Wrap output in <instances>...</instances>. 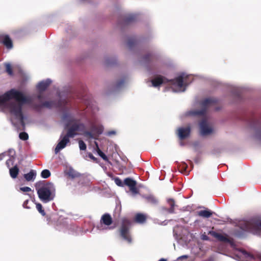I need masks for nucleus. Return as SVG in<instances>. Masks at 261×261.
Segmentation results:
<instances>
[{
  "mask_svg": "<svg viewBox=\"0 0 261 261\" xmlns=\"http://www.w3.org/2000/svg\"><path fill=\"white\" fill-rule=\"evenodd\" d=\"M11 99H14L19 103H11L9 107L10 112L16 118L22 115V104L29 103L30 99L25 97L22 92L12 89L4 95L0 96V104H4Z\"/></svg>",
  "mask_w": 261,
  "mask_h": 261,
  "instance_id": "1",
  "label": "nucleus"
},
{
  "mask_svg": "<svg viewBox=\"0 0 261 261\" xmlns=\"http://www.w3.org/2000/svg\"><path fill=\"white\" fill-rule=\"evenodd\" d=\"M35 188L39 198L43 202L47 203L54 199L56 189L52 182L40 181L36 183Z\"/></svg>",
  "mask_w": 261,
  "mask_h": 261,
  "instance_id": "2",
  "label": "nucleus"
},
{
  "mask_svg": "<svg viewBox=\"0 0 261 261\" xmlns=\"http://www.w3.org/2000/svg\"><path fill=\"white\" fill-rule=\"evenodd\" d=\"M63 120L67 122L66 128H67V133L64 136L69 139L73 138L78 134L77 131L85 129V125L82 123H77V120L69 113L66 112L62 116Z\"/></svg>",
  "mask_w": 261,
  "mask_h": 261,
  "instance_id": "3",
  "label": "nucleus"
},
{
  "mask_svg": "<svg viewBox=\"0 0 261 261\" xmlns=\"http://www.w3.org/2000/svg\"><path fill=\"white\" fill-rule=\"evenodd\" d=\"M130 221L126 218H123L121 220V224L118 229V232L120 237L128 243L132 242V238L130 232Z\"/></svg>",
  "mask_w": 261,
  "mask_h": 261,
  "instance_id": "4",
  "label": "nucleus"
},
{
  "mask_svg": "<svg viewBox=\"0 0 261 261\" xmlns=\"http://www.w3.org/2000/svg\"><path fill=\"white\" fill-rule=\"evenodd\" d=\"M218 100L216 98H208L203 100L201 102L202 109L200 110H195L192 112L193 115L203 116L205 114L207 109L211 106L214 105L217 102Z\"/></svg>",
  "mask_w": 261,
  "mask_h": 261,
  "instance_id": "5",
  "label": "nucleus"
},
{
  "mask_svg": "<svg viewBox=\"0 0 261 261\" xmlns=\"http://www.w3.org/2000/svg\"><path fill=\"white\" fill-rule=\"evenodd\" d=\"M246 229L248 231H261V220L254 219L250 222H246Z\"/></svg>",
  "mask_w": 261,
  "mask_h": 261,
  "instance_id": "6",
  "label": "nucleus"
},
{
  "mask_svg": "<svg viewBox=\"0 0 261 261\" xmlns=\"http://www.w3.org/2000/svg\"><path fill=\"white\" fill-rule=\"evenodd\" d=\"M60 105L57 103L55 101H46L41 104H34L33 108L36 111L40 112L43 107L51 109L53 107H58Z\"/></svg>",
  "mask_w": 261,
  "mask_h": 261,
  "instance_id": "7",
  "label": "nucleus"
},
{
  "mask_svg": "<svg viewBox=\"0 0 261 261\" xmlns=\"http://www.w3.org/2000/svg\"><path fill=\"white\" fill-rule=\"evenodd\" d=\"M208 234L211 235L220 242L228 243H232V240L229 238L228 236L226 234H222L213 230L209 231Z\"/></svg>",
  "mask_w": 261,
  "mask_h": 261,
  "instance_id": "8",
  "label": "nucleus"
},
{
  "mask_svg": "<svg viewBox=\"0 0 261 261\" xmlns=\"http://www.w3.org/2000/svg\"><path fill=\"white\" fill-rule=\"evenodd\" d=\"M200 134L202 136H206L212 132V129L209 127L206 119H203L199 123Z\"/></svg>",
  "mask_w": 261,
  "mask_h": 261,
  "instance_id": "9",
  "label": "nucleus"
},
{
  "mask_svg": "<svg viewBox=\"0 0 261 261\" xmlns=\"http://www.w3.org/2000/svg\"><path fill=\"white\" fill-rule=\"evenodd\" d=\"M124 185H126L129 188V190L133 194H137L139 191L138 189L136 187L137 182L134 179L130 178H126L124 180Z\"/></svg>",
  "mask_w": 261,
  "mask_h": 261,
  "instance_id": "10",
  "label": "nucleus"
},
{
  "mask_svg": "<svg viewBox=\"0 0 261 261\" xmlns=\"http://www.w3.org/2000/svg\"><path fill=\"white\" fill-rule=\"evenodd\" d=\"M60 139H61V140L58 143L55 149V153L56 154L58 153L61 149L64 148L66 147L67 144L70 142L69 139L66 138L63 135H61Z\"/></svg>",
  "mask_w": 261,
  "mask_h": 261,
  "instance_id": "11",
  "label": "nucleus"
},
{
  "mask_svg": "<svg viewBox=\"0 0 261 261\" xmlns=\"http://www.w3.org/2000/svg\"><path fill=\"white\" fill-rule=\"evenodd\" d=\"M191 133V128L190 126L186 127H179L177 129V135L180 140H184L188 138Z\"/></svg>",
  "mask_w": 261,
  "mask_h": 261,
  "instance_id": "12",
  "label": "nucleus"
},
{
  "mask_svg": "<svg viewBox=\"0 0 261 261\" xmlns=\"http://www.w3.org/2000/svg\"><path fill=\"white\" fill-rule=\"evenodd\" d=\"M169 82V80H168L166 77L161 75L156 76L151 80V83L152 84V86L154 87L160 86L163 83H167Z\"/></svg>",
  "mask_w": 261,
  "mask_h": 261,
  "instance_id": "13",
  "label": "nucleus"
},
{
  "mask_svg": "<svg viewBox=\"0 0 261 261\" xmlns=\"http://www.w3.org/2000/svg\"><path fill=\"white\" fill-rule=\"evenodd\" d=\"M169 82L173 85H177L179 88H181L184 86H187L186 82H184V75L181 74L174 79L169 80Z\"/></svg>",
  "mask_w": 261,
  "mask_h": 261,
  "instance_id": "14",
  "label": "nucleus"
},
{
  "mask_svg": "<svg viewBox=\"0 0 261 261\" xmlns=\"http://www.w3.org/2000/svg\"><path fill=\"white\" fill-rule=\"evenodd\" d=\"M7 155H9L10 158L8 159L6 162V164L7 167H10L13 165L14 161L16 158L15 151L14 149H9Z\"/></svg>",
  "mask_w": 261,
  "mask_h": 261,
  "instance_id": "15",
  "label": "nucleus"
},
{
  "mask_svg": "<svg viewBox=\"0 0 261 261\" xmlns=\"http://www.w3.org/2000/svg\"><path fill=\"white\" fill-rule=\"evenodd\" d=\"M51 83V81L49 79H47L45 81H42L38 83L37 88L39 91L40 93L44 91Z\"/></svg>",
  "mask_w": 261,
  "mask_h": 261,
  "instance_id": "16",
  "label": "nucleus"
},
{
  "mask_svg": "<svg viewBox=\"0 0 261 261\" xmlns=\"http://www.w3.org/2000/svg\"><path fill=\"white\" fill-rule=\"evenodd\" d=\"M113 220L109 214L106 213L103 214L100 219V223L106 226H110L112 224Z\"/></svg>",
  "mask_w": 261,
  "mask_h": 261,
  "instance_id": "17",
  "label": "nucleus"
},
{
  "mask_svg": "<svg viewBox=\"0 0 261 261\" xmlns=\"http://www.w3.org/2000/svg\"><path fill=\"white\" fill-rule=\"evenodd\" d=\"M167 203L169 205L170 207L163 208L166 212L169 214H173L175 213V207L177 206L175 204V200L172 198H169L167 200Z\"/></svg>",
  "mask_w": 261,
  "mask_h": 261,
  "instance_id": "18",
  "label": "nucleus"
},
{
  "mask_svg": "<svg viewBox=\"0 0 261 261\" xmlns=\"http://www.w3.org/2000/svg\"><path fill=\"white\" fill-rule=\"evenodd\" d=\"M213 212L208 209L201 210L197 212V215L203 218H208L213 215Z\"/></svg>",
  "mask_w": 261,
  "mask_h": 261,
  "instance_id": "19",
  "label": "nucleus"
},
{
  "mask_svg": "<svg viewBox=\"0 0 261 261\" xmlns=\"http://www.w3.org/2000/svg\"><path fill=\"white\" fill-rule=\"evenodd\" d=\"M144 198L145 199L147 202L150 203V204L155 205L158 203V199L152 195L144 196Z\"/></svg>",
  "mask_w": 261,
  "mask_h": 261,
  "instance_id": "20",
  "label": "nucleus"
},
{
  "mask_svg": "<svg viewBox=\"0 0 261 261\" xmlns=\"http://www.w3.org/2000/svg\"><path fill=\"white\" fill-rule=\"evenodd\" d=\"M2 42L8 49H11L13 47L12 41L8 35L4 37Z\"/></svg>",
  "mask_w": 261,
  "mask_h": 261,
  "instance_id": "21",
  "label": "nucleus"
},
{
  "mask_svg": "<svg viewBox=\"0 0 261 261\" xmlns=\"http://www.w3.org/2000/svg\"><path fill=\"white\" fill-rule=\"evenodd\" d=\"M36 176V173L35 171L31 170L28 173L24 174V177L28 181H33Z\"/></svg>",
  "mask_w": 261,
  "mask_h": 261,
  "instance_id": "22",
  "label": "nucleus"
},
{
  "mask_svg": "<svg viewBox=\"0 0 261 261\" xmlns=\"http://www.w3.org/2000/svg\"><path fill=\"white\" fill-rule=\"evenodd\" d=\"M19 171V170L17 165L9 169L10 175L12 178H16L17 177Z\"/></svg>",
  "mask_w": 261,
  "mask_h": 261,
  "instance_id": "23",
  "label": "nucleus"
},
{
  "mask_svg": "<svg viewBox=\"0 0 261 261\" xmlns=\"http://www.w3.org/2000/svg\"><path fill=\"white\" fill-rule=\"evenodd\" d=\"M146 220V216L142 214H137L135 217V221L139 223H143L145 222Z\"/></svg>",
  "mask_w": 261,
  "mask_h": 261,
  "instance_id": "24",
  "label": "nucleus"
},
{
  "mask_svg": "<svg viewBox=\"0 0 261 261\" xmlns=\"http://www.w3.org/2000/svg\"><path fill=\"white\" fill-rule=\"evenodd\" d=\"M92 130L98 136L102 133L103 127L101 125H93L92 127Z\"/></svg>",
  "mask_w": 261,
  "mask_h": 261,
  "instance_id": "25",
  "label": "nucleus"
},
{
  "mask_svg": "<svg viewBox=\"0 0 261 261\" xmlns=\"http://www.w3.org/2000/svg\"><path fill=\"white\" fill-rule=\"evenodd\" d=\"M96 150L98 155L105 161H108V158L107 155L99 149L98 144L95 142Z\"/></svg>",
  "mask_w": 261,
  "mask_h": 261,
  "instance_id": "26",
  "label": "nucleus"
},
{
  "mask_svg": "<svg viewBox=\"0 0 261 261\" xmlns=\"http://www.w3.org/2000/svg\"><path fill=\"white\" fill-rule=\"evenodd\" d=\"M136 44L137 40L134 38H129L127 42V45L129 49L133 48Z\"/></svg>",
  "mask_w": 261,
  "mask_h": 261,
  "instance_id": "27",
  "label": "nucleus"
},
{
  "mask_svg": "<svg viewBox=\"0 0 261 261\" xmlns=\"http://www.w3.org/2000/svg\"><path fill=\"white\" fill-rule=\"evenodd\" d=\"M68 175L69 176L71 177L72 178H74L75 177H79L81 176V174L74 171L73 169H70L68 172Z\"/></svg>",
  "mask_w": 261,
  "mask_h": 261,
  "instance_id": "28",
  "label": "nucleus"
},
{
  "mask_svg": "<svg viewBox=\"0 0 261 261\" xmlns=\"http://www.w3.org/2000/svg\"><path fill=\"white\" fill-rule=\"evenodd\" d=\"M135 18H136V17L134 15H133V14L128 15L125 16V17L124 18L125 23H129L134 21L135 19Z\"/></svg>",
  "mask_w": 261,
  "mask_h": 261,
  "instance_id": "29",
  "label": "nucleus"
},
{
  "mask_svg": "<svg viewBox=\"0 0 261 261\" xmlns=\"http://www.w3.org/2000/svg\"><path fill=\"white\" fill-rule=\"evenodd\" d=\"M51 173L49 170L44 169L41 173V176L42 178H47L50 177Z\"/></svg>",
  "mask_w": 261,
  "mask_h": 261,
  "instance_id": "30",
  "label": "nucleus"
},
{
  "mask_svg": "<svg viewBox=\"0 0 261 261\" xmlns=\"http://www.w3.org/2000/svg\"><path fill=\"white\" fill-rule=\"evenodd\" d=\"M153 58V55L152 54H147L143 57V60L144 62L147 63L151 61Z\"/></svg>",
  "mask_w": 261,
  "mask_h": 261,
  "instance_id": "31",
  "label": "nucleus"
},
{
  "mask_svg": "<svg viewBox=\"0 0 261 261\" xmlns=\"http://www.w3.org/2000/svg\"><path fill=\"white\" fill-rule=\"evenodd\" d=\"M36 208L38 211V212L43 216H44L45 215V212L43 208V207L41 203H36Z\"/></svg>",
  "mask_w": 261,
  "mask_h": 261,
  "instance_id": "32",
  "label": "nucleus"
},
{
  "mask_svg": "<svg viewBox=\"0 0 261 261\" xmlns=\"http://www.w3.org/2000/svg\"><path fill=\"white\" fill-rule=\"evenodd\" d=\"M6 71L10 75H12L13 73V69L12 68L10 64H6Z\"/></svg>",
  "mask_w": 261,
  "mask_h": 261,
  "instance_id": "33",
  "label": "nucleus"
},
{
  "mask_svg": "<svg viewBox=\"0 0 261 261\" xmlns=\"http://www.w3.org/2000/svg\"><path fill=\"white\" fill-rule=\"evenodd\" d=\"M19 138L23 141L27 140L29 138L28 134L25 132H21L19 135Z\"/></svg>",
  "mask_w": 261,
  "mask_h": 261,
  "instance_id": "34",
  "label": "nucleus"
},
{
  "mask_svg": "<svg viewBox=\"0 0 261 261\" xmlns=\"http://www.w3.org/2000/svg\"><path fill=\"white\" fill-rule=\"evenodd\" d=\"M188 166L186 163L181 164L179 167V170L181 173H184L186 171Z\"/></svg>",
  "mask_w": 261,
  "mask_h": 261,
  "instance_id": "35",
  "label": "nucleus"
},
{
  "mask_svg": "<svg viewBox=\"0 0 261 261\" xmlns=\"http://www.w3.org/2000/svg\"><path fill=\"white\" fill-rule=\"evenodd\" d=\"M79 147L81 150H85L86 149L87 146L85 142L82 140H80L79 142Z\"/></svg>",
  "mask_w": 261,
  "mask_h": 261,
  "instance_id": "36",
  "label": "nucleus"
},
{
  "mask_svg": "<svg viewBox=\"0 0 261 261\" xmlns=\"http://www.w3.org/2000/svg\"><path fill=\"white\" fill-rule=\"evenodd\" d=\"M84 135L89 138H91V139H95L96 138V137H95V136H94V134H93L91 132H89V131L85 132Z\"/></svg>",
  "mask_w": 261,
  "mask_h": 261,
  "instance_id": "37",
  "label": "nucleus"
},
{
  "mask_svg": "<svg viewBox=\"0 0 261 261\" xmlns=\"http://www.w3.org/2000/svg\"><path fill=\"white\" fill-rule=\"evenodd\" d=\"M115 182L117 186L119 187L124 186V181L122 182V181L118 177H116L115 178Z\"/></svg>",
  "mask_w": 261,
  "mask_h": 261,
  "instance_id": "38",
  "label": "nucleus"
},
{
  "mask_svg": "<svg viewBox=\"0 0 261 261\" xmlns=\"http://www.w3.org/2000/svg\"><path fill=\"white\" fill-rule=\"evenodd\" d=\"M17 119H19V120L20 121V124L21 125H22V127H23V129H24L25 128V123H24V116H23V115H21V116H20L18 117H16Z\"/></svg>",
  "mask_w": 261,
  "mask_h": 261,
  "instance_id": "39",
  "label": "nucleus"
},
{
  "mask_svg": "<svg viewBox=\"0 0 261 261\" xmlns=\"http://www.w3.org/2000/svg\"><path fill=\"white\" fill-rule=\"evenodd\" d=\"M20 190L23 192H30L31 191V189L29 187H24L20 188Z\"/></svg>",
  "mask_w": 261,
  "mask_h": 261,
  "instance_id": "40",
  "label": "nucleus"
},
{
  "mask_svg": "<svg viewBox=\"0 0 261 261\" xmlns=\"http://www.w3.org/2000/svg\"><path fill=\"white\" fill-rule=\"evenodd\" d=\"M88 156L89 158H90L91 160H92L94 162H97V158H95L94 155L91 153H88Z\"/></svg>",
  "mask_w": 261,
  "mask_h": 261,
  "instance_id": "41",
  "label": "nucleus"
},
{
  "mask_svg": "<svg viewBox=\"0 0 261 261\" xmlns=\"http://www.w3.org/2000/svg\"><path fill=\"white\" fill-rule=\"evenodd\" d=\"M29 202V200L28 199L25 200L23 203V207L25 208H28V209H29L30 207L29 206H28V204Z\"/></svg>",
  "mask_w": 261,
  "mask_h": 261,
  "instance_id": "42",
  "label": "nucleus"
},
{
  "mask_svg": "<svg viewBox=\"0 0 261 261\" xmlns=\"http://www.w3.org/2000/svg\"><path fill=\"white\" fill-rule=\"evenodd\" d=\"M243 254L245 255V256L246 257H249L251 258H253V257L252 255H251L250 253H248L246 251H243Z\"/></svg>",
  "mask_w": 261,
  "mask_h": 261,
  "instance_id": "43",
  "label": "nucleus"
},
{
  "mask_svg": "<svg viewBox=\"0 0 261 261\" xmlns=\"http://www.w3.org/2000/svg\"><path fill=\"white\" fill-rule=\"evenodd\" d=\"M124 82L125 81H124V80H121L120 82L117 83V87H120L121 85H122L124 84Z\"/></svg>",
  "mask_w": 261,
  "mask_h": 261,
  "instance_id": "44",
  "label": "nucleus"
},
{
  "mask_svg": "<svg viewBox=\"0 0 261 261\" xmlns=\"http://www.w3.org/2000/svg\"><path fill=\"white\" fill-rule=\"evenodd\" d=\"M201 239L203 240H206V241H208L210 240L209 238L205 234H203L202 235Z\"/></svg>",
  "mask_w": 261,
  "mask_h": 261,
  "instance_id": "45",
  "label": "nucleus"
},
{
  "mask_svg": "<svg viewBox=\"0 0 261 261\" xmlns=\"http://www.w3.org/2000/svg\"><path fill=\"white\" fill-rule=\"evenodd\" d=\"M188 257H189L188 255H182V256H180L179 257H178L177 259L180 260V259H181L183 258L187 259L188 258Z\"/></svg>",
  "mask_w": 261,
  "mask_h": 261,
  "instance_id": "46",
  "label": "nucleus"
},
{
  "mask_svg": "<svg viewBox=\"0 0 261 261\" xmlns=\"http://www.w3.org/2000/svg\"><path fill=\"white\" fill-rule=\"evenodd\" d=\"M6 155H7L6 152L0 154V161L2 160Z\"/></svg>",
  "mask_w": 261,
  "mask_h": 261,
  "instance_id": "47",
  "label": "nucleus"
},
{
  "mask_svg": "<svg viewBox=\"0 0 261 261\" xmlns=\"http://www.w3.org/2000/svg\"><path fill=\"white\" fill-rule=\"evenodd\" d=\"M115 134H116V132L114 130L110 131L108 133V135L109 136L112 135H115Z\"/></svg>",
  "mask_w": 261,
  "mask_h": 261,
  "instance_id": "48",
  "label": "nucleus"
},
{
  "mask_svg": "<svg viewBox=\"0 0 261 261\" xmlns=\"http://www.w3.org/2000/svg\"><path fill=\"white\" fill-rule=\"evenodd\" d=\"M37 98L39 100L42 99V95L41 93L37 96Z\"/></svg>",
  "mask_w": 261,
  "mask_h": 261,
  "instance_id": "49",
  "label": "nucleus"
},
{
  "mask_svg": "<svg viewBox=\"0 0 261 261\" xmlns=\"http://www.w3.org/2000/svg\"><path fill=\"white\" fill-rule=\"evenodd\" d=\"M159 261H166V260L164 258H161Z\"/></svg>",
  "mask_w": 261,
  "mask_h": 261,
  "instance_id": "50",
  "label": "nucleus"
},
{
  "mask_svg": "<svg viewBox=\"0 0 261 261\" xmlns=\"http://www.w3.org/2000/svg\"><path fill=\"white\" fill-rule=\"evenodd\" d=\"M186 78H187V76H186V78L184 77V81H186ZM184 82H186V81H184Z\"/></svg>",
  "mask_w": 261,
  "mask_h": 261,
  "instance_id": "51",
  "label": "nucleus"
},
{
  "mask_svg": "<svg viewBox=\"0 0 261 261\" xmlns=\"http://www.w3.org/2000/svg\"><path fill=\"white\" fill-rule=\"evenodd\" d=\"M114 228V227H110V229H113Z\"/></svg>",
  "mask_w": 261,
  "mask_h": 261,
  "instance_id": "52",
  "label": "nucleus"
},
{
  "mask_svg": "<svg viewBox=\"0 0 261 261\" xmlns=\"http://www.w3.org/2000/svg\"><path fill=\"white\" fill-rule=\"evenodd\" d=\"M185 89H184L182 90V91H185Z\"/></svg>",
  "mask_w": 261,
  "mask_h": 261,
  "instance_id": "53",
  "label": "nucleus"
}]
</instances>
